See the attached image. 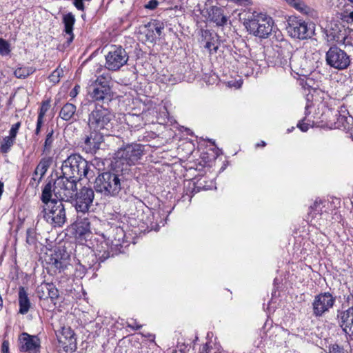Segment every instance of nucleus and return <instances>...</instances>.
Returning <instances> with one entry per match:
<instances>
[{
    "label": "nucleus",
    "mask_w": 353,
    "mask_h": 353,
    "mask_svg": "<svg viewBox=\"0 0 353 353\" xmlns=\"http://www.w3.org/2000/svg\"><path fill=\"white\" fill-rule=\"evenodd\" d=\"M272 19L263 13L254 12L245 23L247 29L254 35L266 38L272 30Z\"/></svg>",
    "instance_id": "39448f33"
},
{
    "label": "nucleus",
    "mask_w": 353,
    "mask_h": 353,
    "mask_svg": "<svg viewBox=\"0 0 353 353\" xmlns=\"http://www.w3.org/2000/svg\"><path fill=\"white\" fill-rule=\"evenodd\" d=\"M287 30L291 37L301 40L310 38L314 34V30L311 26L297 17L289 19Z\"/></svg>",
    "instance_id": "6e6552de"
},
{
    "label": "nucleus",
    "mask_w": 353,
    "mask_h": 353,
    "mask_svg": "<svg viewBox=\"0 0 353 353\" xmlns=\"http://www.w3.org/2000/svg\"><path fill=\"white\" fill-rule=\"evenodd\" d=\"M151 37H152V39H150V41L152 42L155 40V38L153 36H151Z\"/></svg>",
    "instance_id": "864d4df0"
},
{
    "label": "nucleus",
    "mask_w": 353,
    "mask_h": 353,
    "mask_svg": "<svg viewBox=\"0 0 353 353\" xmlns=\"http://www.w3.org/2000/svg\"><path fill=\"white\" fill-rule=\"evenodd\" d=\"M259 145L265 146V141H261V144H259V143L257 144V146H259Z\"/></svg>",
    "instance_id": "603ef678"
},
{
    "label": "nucleus",
    "mask_w": 353,
    "mask_h": 353,
    "mask_svg": "<svg viewBox=\"0 0 353 353\" xmlns=\"http://www.w3.org/2000/svg\"><path fill=\"white\" fill-rule=\"evenodd\" d=\"M56 336L60 347L65 352H72L76 347L74 333L70 327L63 326L56 331Z\"/></svg>",
    "instance_id": "f8f14e48"
},
{
    "label": "nucleus",
    "mask_w": 353,
    "mask_h": 353,
    "mask_svg": "<svg viewBox=\"0 0 353 353\" xmlns=\"http://www.w3.org/2000/svg\"><path fill=\"white\" fill-rule=\"evenodd\" d=\"M103 142V137L97 130H94L87 135L84 140L85 149L90 153L96 152Z\"/></svg>",
    "instance_id": "a211bd4d"
},
{
    "label": "nucleus",
    "mask_w": 353,
    "mask_h": 353,
    "mask_svg": "<svg viewBox=\"0 0 353 353\" xmlns=\"http://www.w3.org/2000/svg\"><path fill=\"white\" fill-rule=\"evenodd\" d=\"M43 119H39V118L37 119V127L35 129V134L36 135H38L41 131V128L43 124Z\"/></svg>",
    "instance_id": "a18cd8bd"
},
{
    "label": "nucleus",
    "mask_w": 353,
    "mask_h": 353,
    "mask_svg": "<svg viewBox=\"0 0 353 353\" xmlns=\"http://www.w3.org/2000/svg\"><path fill=\"white\" fill-rule=\"evenodd\" d=\"M63 70L62 68H57L56 70H54L52 74L49 76V80L50 81V82L53 83H57L59 82L60 81V78L63 76Z\"/></svg>",
    "instance_id": "2f4dec72"
},
{
    "label": "nucleus",
    "mask_w": 353,
    "mask_h": 353,
    "mask_svg": "<svg viewBox=\"0 0 353 353\" xmlns=\"http://www.w3.org/2000/svg\"><path fill=\"white\" fill-rule=\"evenodd\" d=\"M51 286L50 283H43L37 288V292L41 299H47L49 290Z\"/></svg>",
    "instance_id": "c85d7f7f"
},
{
    "label": "nucleus",
    "mask_w": 353,
    "mask_h": 353,
    "mask_svg": "<svg viewBox=\"0 0 353 353\" xmlns=\"http://www.w3.org/2000/svg\"><path fill=\"white\" fill-rule=\"evenodd\" d=\"M149 27L150 28V30L149 31H152L154 32L155 31L156 34H157L158 37H160L162 30L164 29V25L163 23L161 21H154L149 25Z\"/></svg>",
    "instance_id": "473e14b6"
},
{
    "label": "nucleus",
    "mask_w": 353,
    "mask_h": 353,
    "mask_svg": "<svg viewBox=\"0 0 353 353\" xmlns=\"http://www.w3.org/2000/svg\"><path fill=\"white\" fill-rule=\"evenodd\" d=\"M113 118L114 115L109 110L100 106L90 113L88 125L93 130H108L112 127Z\"/></svg>",
    "instance_id": "0eeeda50"
},
{
    "label": "nucleus",
    "mask_w": 353,
    "mask_h": 353,
    "mask_svg": "<svg viewBox=\"0 0 353 353\" xmlns=\"http://www.w3.org/2000/svg\"><path fill=\"white\" fill-rule=\"evenodd\" d=\"M63 21L64 23V31L65 32V34L68 36L67 41L68 43L70 44L74 39L72 31L73 26L75 22V18L72 13H68L64 15Z\"/></svg>",
    "instance_id": "aec40b11"
},
{
    "label": "nucleus",
    "mask_w": 353,
    "mask_h": 353,
    "mask_svg": "<svg viewBox=\"0 0 353 353\" xmlns=\"http://www.w3.org/2000/svg\"><path fill=\"white\" fill-rule=\"evenodd\" d=\"M89 93L94 101H101L110 97V88L105 78L99 77L90 85Z\"/></svg>",
    "instance_id": "ddd939ff"
},
{
    "label": "nucleus",
    "mask_w": 353,
    "mask_h": 353,
    "mask_svg": "<svg viewBox=\"0 0 353 353\" xmlns=\"http://www.w3.org/2000/svg\"><path fill=\"white\" fill-rule=\"evenodd\" d=\"M53 134H54V132L53 130H50L46 135V140H45V143H44V146H43V151L44 152H48L51 147H52V142H53Z\"/></svg>",
    "instance_id": "c9c22d12"
},
{
    "label": "nucleus",
    "mask_w": 353,
    "mask_h": 353,
    "mask_svg": "<svg viewBox=\"0 0 353 353\" xmlns=\"http://www.w3.org/2000/svg\"><path fill=\"white\" fill-rule=\"evenodd\" d=\"M77 233L81 236H87L90 234V223L88 218H84L77 223Z\"/></svg>",
    "instance_id": "393cba45"
},
{
    "label": "nucleus",
    "mask_w": 353,
    "mask_h": 353,
    "mask_svg": "<svg viewBox=\"0 0 353 353\" xmlns=\"http://www.w3.org/2000/svg\"><path fill=\"white\" fill-rule=\"evenodd\" d=\"M11 52L10 43L5 39L0 38V55L6 56Z\"/></svg>",
    "instance_id": "7c9ffc66"
},
{
    "label": "nucleus",
    "mask_w": 353,
    "mask_h": 353,
    "mask_svg": "<svg viewBox=\"0 0 353 353\" xmlns=\"http://www.w3.org/2000/svg\"><path fill=\"white\" fill-rule=\"evenodd\" d=\"M19 313L22 314H26L30 307V302L28 297V294L24 288L21 287L19 291Z\"/></svg>",
    "instance_id": "412c9836"
},
{
    "label": "nucleus",
    "mask_w": 353,
    "mask_h": 353,
    "mask_svg": "<svg viewBox=\"0 0 353 353\" xmlns=\"http://www.w3.org/2000/svg\"><path fill=\"white\" fill-rule=\"evenodd\" d=\"M74 6L79 10H83L84 6L83 2H81V0H74Z\"/></svg>",
    "instance_id": "de8ad7c7"
},
{
    "label": "nucleus",
    "mask_w": 353,
    "mask_h": 353,
    "mask_svg": "<svg viewBox=\"0 0 353 353\" xmlns=\"http://www.w3.org/2000/svg\"><path fill=\"white\" fill-rule=\"evenodd\" d=\"M51 183H48L42 191L41 200L46 204L43 217L52 226L61 227L66 221L65 206L63 201L52 199Z\"/></svg>",
    "instance_id": "f257e3e1"
},
{
    "label": "nucleus",
    "mask_w": 353,
    "mask_h": 353,
    "mask_svg": "<svg viewBox=\"0 0 353 353\" xmlns=\"http://www.w3.org/2000/svg\"><path fill=\"white\" fill-rule=\"evenodd\" d=\"M208 18L218 26H223L228 21V18L223 14L222 8L212 6L208 9Z\"/></svg>",
    "instance_id": "6ab92c4d"
},
{
    "label": "nucleus",
    "mask_w": 353,
    "mask_h": 353,
    "mask_svg": "<svg viewBox=\"0 0 353 353\" xmlns=\"http://www.w3.org/2000/svg\"><path fill=\"white\" fill-rule=\"evenodd\" d=\"M335 299L329 292L321 293L315 296L312 303L313 312L316 316H320L332 308Z\"/></svg>",
    "instance_id": "4468645a"
},
{
    "label": "nucleus",
    "mask_w": 353,
    "mask_h": 353,
    "mask_svg": "<svg viewBox=\"0 0 353 353\" xmlns=\"http://www.w3.org/2000/svg\"><path fill=\"white\" fill-rule=\"evenodd\" d=\"M94 189L105 196H115L121 190V179L114 173L103 172L95 179Z\"/></svg>",
    "instance_id": "20e7f679"
},
{
    "label": "nucleus",
    "mask_w": 353,
    "mask_h": 353,
    "mask_svg": "<svg viewBox=\"0 0 353 353\" xmlns=\"http://www.w3.org/2000/svg\"><path fill=\"white\" fill-rule=\"evenodd\" d=\"M51 264L52 265L60 272L66 268V263L65 261L59 260L55 258L51 259Z\"/></svg>",
    "instance_id": "72a5a7b5"
},
{
    "label": "nucleus",
    "mask_w": 353,
    "mask_h": 353,
    "mask_svg": "<svg viewBox=\"0 0 353 353\" xmlns=\"http://www.w3.org/2000/svg\"><path fill=\"white\" fill-rule=\"evenodd\" d=\"M297 58L296 57H292L289 53L287 55L280 58L279 64L284 68H290L292 70L295 72L296 74H299V71L296 66V61Z\"/></svg>",
    "instance_id": "b1692460"
},
{
    "label": "nucleus",
    "mask_w": 353,
    "mask_h": 353,
    "mask_svg": "<svg viewBox=\"0 0 353 353\" xmlns=\"http://www.w3.org/2000/svg\"><path fill=\"white\" fill-rule=\"evenodd\" d=\"M289 4L301 12H305L307 9L306 6L301 0H285Z\"/></svg>",
    "instance_id": "f704fd0d"
},
{
    "label": "nucleus",
    "mask_w": 353,
    "mask_h": 353,
    "mask_svg": "<svg viewBox=\"0 0 353 353\" xmlns=\"http://www.w3.org/2000/svg\"><path fill=\"white\" fill-rule=\"evenodd\" d=\"M270 335L268 339H264L265 345L268 346L276 345L277 347L285 345L286 340L290 336L287 330L281 327H272L268 330Z\"/></svg>",
    "instance_id": "2eb2a0df"
},
{
    "label": "nucleus",
    "mask_w": 353,
    "mask_h": 353,
    "mask_svg": "<svg viewBox=\"0 0 353 353\" xmlns=\"http://www.w3.org/2000/svg\"><path fill=\"white\" fill-rule=\"evenodd\" d=\"M77 181L62 174L52 185V194L61 201H70L77 191Z\"/></svg>",
    "instance_id": "423d86ee"
},
{
    "label": "nucleus",
    "mask_w": 353,
    "mask_h": 353,
    "mask_svg": "<svg viewBox=\"0 0 353 353\" xmlns=\"http://www.w3.org/2000/svg\"><path fill=\"white\" fill-rule=\"evenodd\" d=\"M339 324L350 339H353V306L338 314Z\"/></svg>",
    "instance_id": "dca6fc26"
},
{
    "label": "nucleus",
    "mask_w": 353,
    "mask_h": 353,
    "mask_svg": "<svg viewBox=\"0 0 353 353\" xmlns=\"http://www.w3.org/2000/svg\"><path fill=\"white\" fill-rule=\"evenodd\" d=\"M14 141L15 139L10 136L4 137L1 143V151L3 153H7L13 145Z\"/></svg>",
    "instance_id": "c756f323"
},
{
    "label": "nucleus",
    "mask_w": 353,
    "mask_h": 353,
    "mask_svg": "<svg viewBox=\"0 0 353 353\" xmlns=\"http://www.w3.org/2000/svg\"><path fill=\"white\" fill-rule=\"evenodd\" d=\"M329 353H344L343 349L338 345H333L330 347Z\"/></svg>",
    "instance_id": "79ce46f5"
},
{
    "label": "nucleus",
    "mask_w": 353,
    "mask_h": 353,
    "mask_svg": "<svg viewBox=\"0 0 353 353\" xmlns=\"http://www.w3.org/2000/svg\"><path fill=\"white\" fill-rule=\"evenodd\" d=\"M1 353H10L8 341H3L1 348Z\"/></svg>",
    "instance_id": "37998d69"
},
{
    "label": "nucleus",
    "mask_w": 353,
    "mask_h": 353,
    "mask_svg": "<svg viewBox=\"0 0 353 353\" xmlns=\"http://www.w3.org/2000/svg\"><path fill=\"white\" fill-rule=\"evenodd\" d=\"M128 327H130L134 330H139L141 327V325H138L136 322H133L132 323H128Z\"/></svg>",
    "instance_id": "8fccbe9b"
},
{
    "label": "nucleus",
    "mask_w": 353,
    "mask_h": 353,
    "mask_svg": "<svg viewBox=\"0 0 353 353\" xmlns=\"http://www.w3.org/2000/svg\"><path fill=\"white\" fill-rule=\"evenodd\" d=\"M19 350L22 352H37L40 347L39 339L26 332L19 336Z\"/></svg>",
    "instance_id": "f3484780"
},
{
    "label": "nucleus",
    "mask_w": 353,
    "mask_h": 353,
    "mask_svg": "<svg viewBox=\"0 0 353 353\" xmlns=\"http://www.w3.org/2000/svg\"><path fill=\"white\" fill-rule=\"evenodd\" d=\"M90 165L88 162L78 154L70 155L61 166V172L66 176L79 181L82 176L88 177Z\"/></svg>",
    "instance_id": "7ed1b4c3"
},
{
    "label": "nucleus",
    "mask_w": 353,
    "mask_h": 353,
    "mask_svg": "<svg viewBox=\"0 0 353 353\" xmlns=\"http://www.w3.org/2000/svg\"><path fill=\"white\" fill-rule=\"evenodd\" d=\"M76 112V106L72 103H66L61 108L59 116L65 121L70 120Z\"/></svg>",
    "instance_id": "a878e982"
},
{
    "label": "nucleus",
    "mask_w": 353,
    "mask_h": 353,
    "mask_svg": "<svg viewBox=\"0 0 353 353\" xmlns=\"http://www.w3.org/2000/svg\"><path fill=\"white\" fill-rule=\"evenodd\" d=\"M297 127L299 128H300V130L303 132H306L307 131L309 127H308V125L303 123V122H300L297 124Z\"/></svg>",
    "instance_id": "49530a36"
},
{
    "label": "nucleus",
    "mask_w": 353,
    "mask_h": 353,
    "mask_svg": "<svg viewBox=\"0 0 353 353\" xmlns=\"http://www.w3.org/2000/svg\"><path fill=\"white\" fill-rule=\"evenodd\" d=\"M50 106V101H43L40 108L38 118L43 119V117H44L46 113L49 110Z\"/></svg>",
    "instance_id": "e433bc0d"
},
{
    "label": "nucleus",
    "mask_w": 353,
    "mask_h": 353,
    "mask_svg": "<svg viewBox=\"0 0 353 353\" xmlns=\"http://www.w3.org/2000/svg\"><path fill=\"white\" fill-rule=\"evenodd\" d=\"M327 36L332 40H339L340 39L341 29L336 23L331 22L325 28Z\"/></svg>",
    "instance_id": "bb28decb"
},
{
    "label": "nucleus",
    "mask_w": 353,
    "mask_h": 353,
    "mask_svg": "<svg viewBox=\"0 0 353 353\" xmlns=\"http://www.w3.org/2000/svg\"><path fill=\"white\" fill-rule=\"evenodd\" d=\"M348 17L353 21V11L349 14Z\"/></svg>",
    "instance_id": "3c124183"
},
{
    "label": "nucleus",
    "mask_w": 353,
    "mask_h": 353,
    "mask_svg": "<svg viewBox=\"0 0 353 353\" xmlns=\"http://www.w3.org/2000/svg\"><path fill=\"white\" fill-rule=\"evenodd\" d=\"M349 1H351V2H353V0H349Z\"/></svg>",
    "instance_id": "5fc2aeb1"
},
{
    "label": "nucleus",
    "mask_w": 353,
    "mask_h": 353,
    "mask_svg": "<svg viewBox=\"0 0 353 353\" xmlns=\"http://www.w3.org/2000/svg\"><path fill=\"white\" fill-rule=\"evenodd\" d=\"M210 349L211 346L210 345V343H206L202 345V347L200 349V353H210Z\"/></svg>",
    "instance_id": "c03bdc74"
},
{
    "label": "nucleus",
    "mask_w": 353,
    "mask_h": 353,
    "mask_svg": "<svg viewBox=\"0 0 353 353\" xmlns=\"http://www.w3.org/2000/svg\"><path fill=\"white\" fill-rule=\"evenodd\" d=\"M59 297V291L53 283H51V286L49 290L48 299L50 298L52 301L56 300Z\"/></svg>",
    "instance_id": "4c0bfd02"
},
{
    "label": "nucleus",
    "mask_w": 353,
    "mask_h": 353,
    "mask_svg": "<svg viewBox=\"0 0 353 353\" xmlns=\"http://www.w3.org/2000/svg\"><path fill=\"white\" fill-rule=\"evenodd\" d=\"M49 168V163L48 160L46 159H41V161L39 163L37 166L36 167V169L33 173L32 180L36 181L37 183H39L43 176L45 175L46 171L48 170Z\"/></svg>",
    "instance_id": "4be33fe9"
},
{
    "label": "nucleus",
    "mask_w": 353,
    "mask_h": 353,
    "mask_svg": "<svg viewBox=\"0 0 353 353\" xmlns=\"http://www.w3.org/2000/svg\"><path fill=\"white\" fill-rule=\"evenodd\" d=\"M111 245L108 240H103L96 246V252L99 258L104 261L110 257Z\"/></svg>",
    "instance_id": "5701e85b"
},
{
    "label": "nucleus",
    "mask_w": 353,
    "mask_h": 353,
    "mask_svg": "<svg viewBox=\"0 0 353 353\" xmlns=\"http://www.w3.org/2000/svg\"><path fill=\"white\" fill-rule=\"evenodd\" d=\"M159 5V2L157 0H150L148 3L145 6V8L150 10L155 9Z\"/></svg>",
    "instance_id": "a19ab883"
},
{
    "label": "nucleus",
    "mask_w": 353,
    "mask_h": 353,
    "mask_svg": "<svg viewBox=\"0 0 353 353\" xmlns=\"http://www.w3.org/2000/svg\"><path fill=\"white\" fill-rule=\"evenodd\" d=\"M79 89H80L79 85H75L74 88L71 90L70 95L72 97H75L77 95Z\"/></svg>",
    "instance_id": "09e8293b"
},
{
    "label": "nucleus",
    "mask_w": 353,
    "mask_h": 353,
    "mask_svg": "<svg viewBox=\"0 0 353 353\" xmlns=\"http://www.w3.org/2000/svg\"><path fill=\"white\" fill-rule=\"evenodd\" d=\"M34 71L35 68L32 67L21 66L14 70V74L18 79H25Z\"/></svg>",
    "instance_id": "cd10ccee"
},
{
    "label": "nucleus",
    "mask_w": 353,
    "mask_h": 353,
    "mask_svg": "<svg viewBox=\"0 0 353 353\" xmlns=\"http://www.w3.org/2000/svg\"><path fill=\"white\" fill-rule=\"evenodd\" d=\"M20 127H21V122H17V123L13 124L11 126V128L9 131L8 136H10V137L14 138L15 139Z\"/></svg>",
    "instance_id": "58836bf2"
},
{
    "label": "nucleus",
    "mask_w": 353,
    "mask_h": 353,
    "mask_svg": "<svg viewBox=\"0 0 353 353\" xmlns=\"http://www.w3.org/2000/svg\"><path fill=\"white\" fill-rule=\"evenodd\" d=\"M74 196H76L74 204L76 210L83 214L88 212L94 196L92 189L83 187L79 192H77Z\"/></svg>",
    "instance_id": "9b49d317"
},
{
    "label": "nucleus",
    "mask_w": 353,
    "mask_h": 353,
    "mask_svg": "<svg viewBox=\"0 0 353 353\" xmlns=\"http://www.w3.org/2000/svg\"><path fill=\"white\" fill-rule=\"evenodd\" d=\"M326 61L332 68L343 70L349 66L350 59L344 50L336 46H333L326 53Z\"/></svg>",
    "instance_id": "1a4fd4ad"
},
{
    "label": "nucleus",
    "mask_w": 353,
    "mask_h": 353,
    "mask_svg": "<svg viewBox=\"0 0 353 353\" xmlns=\"http://www.w3.org/2000/svg\"><path fill=\"white\" fill-rule=\"evenodd\" d=\"M128 60L125 49L114 46L105 56V67L109 70L116 71L123 66Z\"/></svg>",
    "instance_id": "9d476101"
},
{
    "label": "nucleus",
    "mask_w": 353,
    "mask_h": 353,
    "mask_svg": "<svg viewBox=\"0 0 353 353\" xmlns=\"http://www.w3.org/2000/svg\"><path fill=\"white\" fill-rule=\"evenodd\" d=\"M205 48L208 50L210 53L216 52L218 45L213 41H207Z\"/></svg>",
    "instance_id": "ea45409f"
},
{
    "label": "nucleus",
    "mask_w": 353,
    "mask_h": 353,
    "mask_svg": "<svg viewBox=\"0 0 353 353\" xmlns=\"http://www.w3.org/2000/svg\"><path fill=\"white\" fill-rule=\"evenodd\" d=\"M144 148L141 144L132 143L120 148L114 154L115 166L118 168L121 166L123 170L137 164L145 154Z\"/></svg>",
    "instance_id": "f03ea898"
}]
</instances>
